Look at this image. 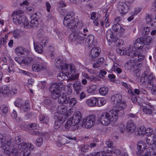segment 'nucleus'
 <instances>
[{
	"instance_id": "obj_43",
	"label": "nucleus",
	"mask_w": 156,
	"mask_h": 156,
	"mask_svg": "<svg viewBox=\"0 0 156 156\" xmlns=\"http://www.w3.org/2000/svg\"><path fill=\"white\" fill-rule=\"evenodd\" d=\"M72 123H73V122L71 119H69L66 122L65 125V127L66 130H68L70 129L72 126H73V124Z\"/></svg>"
},
{
	"instance_id": "obj_45",
	"label": "nucleus",
	"mask_w": 156,
	"mask_h": 156,
	"mask_svg": "<svg viewBox=\"0 0 156 156\" xmlns=\"http://www.w3.org/2000/svg\"><path fill=\"white\" fill-rule=\"evenodd\" d=\"M94 39V37L93 35L90 34L88 36L87 38V43H89V46H90L93 44Z\"/></svg>"
},
{
	"instance_id": "obj_29",
	"label": "nucleus",
	"mask_w": 156,
	"mask_h": 156,
	"mask_svg": "<svg viewBox=\"0 0 156 156\" xmlns=\"http://www.w3.org/2000/svg\"><path fill=\"white\" fill-rule=\"evenodd\" d=\"M98 100L96 98H92L86 101V103L90 107H94L96 106Z\"/></svg>"
},
{
	"instance_id": "obj_51",
	"label": "nucleus",
	"mask_w": 156,
	"mask_h": 156,
	"mask_svg": "<svg viewBox=\"0 0 156 156\" xmlns=\"http://www.w3.org/2000/svg\"><path fill=\"white\" fill-rule=\"evenodd\" d=\"M38 19H31L30 22V26L32 27H37L38 25Z\"/></svg>"
},
{
	"instance_id": "obj_19",
	"label": "nucleus",
	"mask_w": 156,
	"mask_h": 156,
	"mask_svg": "<svg viewBox=\"0 0 156 156\" xmlns=\"http://www.w3.org/2000/svg\"><path fill=\"white\" fill-rule=\"evenodd\" d=\"M118 9L121 14L127 13L129 10V8L127 4L124 2H120L118 3Z\"/></svg>"
},
{
	"instance_id": "obj_1",
	"label": "nucleus",
	"mask_w": 156,
	"mask_h": 156,
	"mask_svg": "<svg viewBox=\"0 0 156 156\" xmlns=\"http://www.w3.org/2000/svg\"><path fill=\"white\" fill-rule=\"evenodd\" d=\"M62 72L59 73L57 76L58 79L62 81L65 79L66 76H69L68 81H72L78 79L79 75L76 73V69L74 66H72L70 69L65 68L61 69Z\"/></svg>"
},
{
	"instance_id": "obj_36",
	"label": "nucleus",
	"mask_w": 156,
	"mask_h": 156,
	"mask_svg": "<svg viewBox=\"0 0 156 156\" xmlns=\"http://www.w3.org/2000/svg\"><path fill=\"white\" fill-rule=\"evenodd\" d=\"M155 140V135H154L152 137H147L146 140L147 144L149 146H151V147H152Z\"/></svg>"
},
{
	"instance_id": "obj_48",
	"label": "nucleus",
	"mask_w": 156,
	"mask_h": 156,
	"mask_svg": "<svg viewBox=\"0 0 156 156\" xmlns=\"http://www.w3.org/2000/svg\"><path fill=\"white\" fill-rule=\"evenodd\" d=\"M146 133V128L144 126H141L138 130V134L139 136H143Z\"/></svg>"
},
{
	"instance_id": "obj_58",
	"label": "nucleus",
	"mask_w": 156,
	"mask_h": 156,
	"mask_svg": "<svg viewBox=\"0 0 156 156\" xmlns=\"http://www.w3.org/2000/svg\"><path fill=\"white\" fill-rule=\"evenodd\" d=\"M1 109L4 114H6L8 112V107L5 105H2L1 107Z\"/></svg>"
},
{
	"instance_id": "obj_15",
	"label": "nucleus",
	"mask_w": 156,
	"mask_h": 156,
	"mask_svg": "<svg viewBox=\"0 0 156 156\" xmlns=\"http://www.w3.org/2000/svg\"><path fill=\"white\" fill-rule=\"evenodd\" d=\"M57 98L55 99H58V102L61 104H68V100H69V97H67L66 94L62 93L61 94H58L56 96Z\"/></svg>"
},
{
	"instance_id": "obj_37",
	"label": "nucleus",
	"mask_w": 156,
	"mask_h": 156,
	"mask_svg": "<svg viewBox=\"0 0 156 156\" xmlns=\"http://www.w3.org/2000/svg\"><path fill=\"white\" fill-rule=\"evenodd\" d=\"M150 103H148V106H146L144 107V108L143 109V111L146 114H151L152 113V111L153 110V108L150 105Z\"/></svg>"
},
{
	"instance_id": "obj_16",
	"label": "nucleus",
	"mask_w": 156,
	"mask_h": 156,
	"mask_svg": "<svg viewBox=\"0 0 156 156\" xmlns=\"http://www.w3.org/2000/svg\"><path fill=\"white\" fill-rule=\"evenodd\" d=\"M11 145L10 142L7 141L0 145V147L4 151V152L9 155L11 154V150L12 147Z\"/></svg>"
},
{
	"instance_id": "obj_28",
	"label": "nucleus",
	"mask_w": 156,
	"mask_h": 156,
	"mask_svg": "<svg viewBox=\"0 0 156 156\" xmlns=\"http://www.w3.org/2000/svg\"><path fill=\"white\" fill-rule=\"evenodd\" d=\"M73 87L76 93L78 94L79 92L82 89L83 87L81 86V83L78 81L74 82L73 84Z\"/></svg>"
},
{
	"instance_id": "obj_39",
	"label": "nucleus",
	"mask_w": 156,
	"mask_h": 156,
	"mask_svg": "<svg viewBox=\"0 0 156 156\" xmlns=\"http://www.w3.org/2000/svg\"><path fill=\"white\" fill-rule=\"evenodd\" d=\"M39 119L41 122L47 124L49 121V118L46 115H41L40 116Z\"/></svg>"
},
{
	"instance_id": "obj_49",
	"label": "nucleus",
	"mask_w": 156,
	"mask_h": 156,
	"mask_svg": "<svg viewBox=\"0 0 156 156\" xmlns=\"http://www.w3.org/2000/svg\"><path fill=\"white\" fill-rule=\"evenodd\" d=\"M48 39L46 37H45L41 40L40 44L41 45L43 46L44 48H45L48 44Z\"/></svg>"
},
{
	"instance_id": "obj_35",
	"label": "nucleus",
	"mask_w": 156,
	"mask_h": 156,
	"mask_svg": "<svg viewBox=\"0 0 156 156\" xmlns=\"http://www.w3.org/2000/svg\"><path fill=\"white\" fill-rule=\"evenodd\" d=\"M34 59L31 57H27L23 59V64L25 65L31 66L33 64Z\"/></svg>"
},
{
	"instance_id": "obj_10",
	"label": "nucleus",
	"mask_w": 156,
	"mask_h": 156,
	"mask_svg": "<svg viewBox=\"0 0 156 156\" xmlns=\"http://www.w3.org/2000/svg\"><path fill=\"white\" fill-rule=\"evenodd\" d=\"M88 33V30L87 28H83L82 32L81 31L78 32V43L80 44L83 43Z\"/></svg>"
},
{
	"instance_id": "obj_9",
	"label": "nucleus",
	"mask_w": 156,
	"mask_h": 156,
	"mask_svg": "<svg viewBox=\"0 0 156 156\" xmlns=\"http://www.w3.org/2000/svg\"><path fill=\"white\" fill-rule=\"evenodd\" d=\"M96 117L94 115H90L83 119L84 124L86 128H89L93 126L95 123Z\"/></svg>"
},
{
	"instance_id": "obj_56",
	"label": "nucleus",
	"mask_w": 156,
	"mask_h": 156,
	"mask_svg": "<svg viewBox=\"0 0 156 156\" xmlns=\"http://www.w3.org/2000/svg\"><path fill=\"white\" fill-rule=\"evenodd\" d=\"M97 87L96 86L93 85L91 86L88 88L87 90V91L89 93H92L96 89Z\"/></svg>"
},
{
	"instance_id": "obj_17",
	"label": "nucleus",
	"mask_w": 156,
	"mask_h": 156,
	"mask_svg": "<svg viewBox=\"0 0 156 156\" xmlns=\"http://www.w3.org/2000/svg\"><path fill=\"white\" fill-rule=\"evenodd\" d=\"M142 41L141 37H140L136 40L134 44V49L137 51V52H139L140 53H141L143 46H144Z\"/></svg>"
},
{
	"instance_id": "obj_61",
	"label": "nucleus",
	"mask_w": 156,
	"mask_h": 156,
	"mask_svg": "<svg viewBox=\"0 0 156 156\" xmlns=\"http://www.w3.org/2000/svg\"><path fill=\"white\" fill-rule=\"evenodd\" d=\"M17 72L18 73H19L27 75L28 76H30V73L26 71H25L20 69H18L17 70Z\"/></svg>"
},
{
	"instance_id": "obj_64",
	"label": "nucleus",
	"mask_w": 156,
	"mask_h": 156,
	"mask_svg": "<svg viewBox=\"0 0 156 156\" xmlns=\"http://www.w3.org/2000/svg\"><path fill=\"white\" fill-rule=\"evenodd\" d=\"M113 142L110 140H108L106 142L105 144L108 147H109V149H110V148L112 147V145L113 144Z\"/></svg>"
},
{
	"instance_id": "obj_40",
	"label": "nucleus",
	"mask_w": 156,
	"mask_h": 156,
	"mask_svg": "<svg viewBox=\"0 0 156 156\" xmlns=\"http://www.w3.org/2000/svg\"><path fill=\"white\" fill-rule=\"evenodd\" d=\"M69 38L70 40L71 41H76L78 43L77 32L71 33L69 35Z\"/></svg>"
},
{
	"instance_id": "obj_44",
	"label": "nucleus",
	"mask_w": 156,
	"mask_h": 156,
	"mask_svg": "<svg viewBox=\"0 0 156 156\" xmlns=\"http://www.w3.org/2000/svg\"><path fill=\"white\" fill-rule=\"evenodd\" d=\"M68 101V103H69V107H71L74 106L77 102V100L75 98L70 99L69 98V100Z\"/></svg>"
},
{
	"instance_id": "obj_30",
	"label": "nucleus",
	"mask_w": 156,
	"mask_h": 156,
	"mask_svg": "<svg viewBox=\"0 0 156 156\" xmlns=\"http://www.w3.org/2000/svg\"><path fill=\"white\" fill-rule=\"evenodd\" d=\"M112 29L115 32H118L120 34L123 33L124 29L122 27L119 23H117L114 25L112 27Z\"/></svg>"
},
{
	"instance_id": "obj_6",
	"label": "nucleus",
	"mask_w": 156,
	"mask_h": 156,
	"mask_svg": "<svg viewBox=\"0 0 156 156\" xmlns=\"http://www.w3.org/2000/svg\"><path fill=\"white\" fill-rule=\"evenodd\" d=\"M83 119H82V114L79 112H75L71 119L73 126H75L76 129L83 126L84 125Z\"/></svg>"
},
{
	"instance_id": "obj_53",
	"label": "nucleus",
	"mask_w": 156,
	"mask_h": 156,
	"mask_svg": "<svg viewBox=\"0 0 156 156\" xmlns=\"http://www.w3.org/2000/svg\"><path fill=\"white\" fill-rule=\"evenodd\" d=\"M15 106L21 108L23 105V101L21 99L18 98L14 102Z\"/></svg>"
},
{
	"instance_id": "obj_47",
	"label": "nucleus",
	"mask_w": 156,
	"mask_h": 156,
	"mask_svg": "<svg viewBox=\"0 0 156 156\" xmlns=\"http://www.w3.org/2000/svg\"><path fill=\"white\" fill-rule=\"evenodd\" d=\"M99 91L101 94L105 95L108 92V89L107 87H101L99 89Z\"/></svg>"
},
{
	"instance_id": "obj_50",
	"label": "nucleus",
	"mask_w": 156,
	"mask_h": 156,
	"mask_svg": "<svg viewBox=\"0 0 156 156\" xmlns=\"http://www.w3.org/2000/svg\"><path fill=\"white\" fill-rule=\"evenodd\" d=\"M97 105L99 107L101 106L104 105L106 102L105 98H100L99 100H98Z\"/></svg>"
},
{
	"instance_id": "obj_3",
	"label": "nucleus",
	"mask_w": 156,
	"mask_h": 156,
	"mask_svg": "<svg viewBox=\"0 0 156 156\" xmlns=\"http://www.w3.org/2000/svg\"><path fill=\"white\" fill-rule=\"evenodd\" d=\"M13 22L16 24L21 23L23 24L24 27H27L29 23L26 19V17L23 16V12L21 10L15 11L12 13Z\"/></svg>"
},
{
	"instance_id": "obj_27",
	"label": "nucleus",
	"mask_w": 156,
	"mask_h": 156,
	"mask_svg": "<svg viewBox=\"0 0 156 156\" xmlns=\"http://www.w3.org/2000/svg\"><path fill=\"white\" fill-rule=\"evenodd\" d=\"M107 152L108 153L114 154L116 155H118L121 153V151L117 149L116 147L115 146H112L110 149L107 150Z\"/></svg>"
},
{
	"instance_id": "obj_63",
	"label": "nucleus",
	"mask_w": 156,
	"mask_h": 156,
	"mask_svg": "<svg viewBox=\"0 0 156 156\" xmlns=\"http://www.w3.org/2000/svg\"><path fill=\"white\" fill-rule=\"evenodd\" d=\"M89 80L90 81H93L94 82H96L100 81V79H99L98 78L95 77L93 75H91L90 76Z\"/></svg>"
},
{
	"instance_id": "obj_22",
	"label": "nucleus",
	"mask_w": 156,
	"mask_h": 156,
	"mask_svg": "<svg viewBox=\"0 0 156 156\" xmlns=\"http://www.w3.org/2000/svg\"><path fill=\"white\" fill-rule=\"evenodd\" d=\"M154 76L152 73H147V72H146L142 74L140 79V82L142 84L144 85L147 83L148 81L149 77L150 76Z\"/></svg>"
},
{
	"instance_id": "obj_31",
	"label": "nucleus",
	"mask_w": 156,
	"mask_h": 156,
	"mask_svg": "<svg viewBox=\"0 0 156 156\" xmlns=\"http://www.w3.org/2000/svg\"><path fill=\"white\" fill-rule=\"evenodd\" d=\"M67 107L66 106L61 105L59 106L57 109V112L60 115H65L67 111Z\"/></svg>"
},
{
	"instance_id": "obj_13",
	"label": "nucleus",
	"mask_w": 156,
	"mask_h": 156,
	"mask_svg": "<svg viewBox=\"0 0 156 156\" xmlns=\"http://www.w3.org/2000/svg\"><path fill=\"white\" fill-rule=\"evenodd\" d=\"M44 66L43 61L40 58H38L32 67L33 70L35 72H38L44 69Z\"/></svg>"
},
{
	"instance_id": "obj_60",
	"label": "nucleus",
	"mask_w": 156,
	"mask_h": 156,
	"mask_svg": "<svg viewBox=\"0 0 156 156\" xmlns=\"http://www.w3.org/2000/svg\"><path fill=\"white\" fill-rule=\"evenodd\" d=\"M43 142V139L41 138H37L36 140V146L39 147L42 144Z\"/></svg>"
},
{
	"instance_id": "obj_7",
	"label": "nucleus",
	"mask_w": 156,
	"mask_h": 156,
	"mask_svg": "<svg viewBox=\"0 0 156 156\" xmlns=\"http://www.w3.org/2000/svg\"><path fill=\"white\" fill-rule=\"evenodd\" d=\"M115 109L114 110L116 113V115L118 116L123 117L124 115V109L126 108V105L124 101H121L115 105Z\"/></svg>"
},
{
	"instance_id": "obj_55",
	"label": "nucleus",
	"mask_w": 156,
	"mask_h": 156,
	"mask_svg": "<svg viewBox=\"0 0 156 156\" xmlns=\"http://www.w3.org/2000/svg\"><path fill=\"white\" fill-rule=\"evenodd\" d=\"M44 32L43 30L42 29H40L38 31L37 34V37L39 39H41L44 37Z\"/></svg>"
},
{
	"instance_id": "obj_21",
	"label": "nucleus",
	"mask_w": 156,
	"mask_h": 156,
	"mask_svg": "<svg viewBox=\"0 0 156 156\" xmlns=\"http://www.w3.org/2000/svg\"><path fill=\"white\" fill-rule=\"evenodd\" d=\"M67 138L69 139V140H76V137H74L72 138L70 136L67 137L66 136H64L63 137H58V142L57 143L58 144L57 145L59 146H60L62 145H64L66 143H68L69 142L67 140Z\"/></svg>"
},
{
	"instance_id": "obj_12",
	"label": "nucleus",
	"mask_w": 156,
	"mask_h": 156,
	"mask_svg": "<svg viewBox=\"0 0 156 156\" xmlns=\"http://www.w3.org/2000/svg\"><path fill=\"white\" fill-rule=\"evenodd\" d=\"M100 49L99 48L97 47L93 48L91 50L90 54V61H95L98 58V57L100 55Z\"/></svg>"
},
{
	"instance_id": "obj_54",
	"label": "nucleus",
	"mask_w": 156,
	"mask_h": 156,
	"mask_svg": "<svg viewBox=\"0 0 156 156\" xmlns=\"http://www.w3.org/2000/svg\"><path fill=\"white\" fill-rule=\"evenodd\" d=\"M21 109L24 111H27L30 109V106L29 103L28 102H26L24 105L22 106Z\"/></svg>"
},
{
	"instance_id": "obj_62",
	"label": "nucleus",
	"mask_w": 156,
	"mask_h": 156,
	"mask_svg": "<svg viewBox=\"0 0 156 156\" xmlns=\"http://www.w3.org/2000/svg\"><path fill=\"white\" fill-rule=\"evenodd\" d=\"M77 28L79 29H81L83 28H84V26L83 23L82 21H80L78 23H77V25L76 26ZM85 28H87L86 27Z\"/></svg>"
},
{
	"instance_id": "obj_59",
	"label": "nucleus",
	"mask_w": 156,
	"mask_h": 156,
	"mask_svg": "<svg viewBox=\"0 0 156 156\" xmlns=\"http://www.w3.org/2000/svg\"><path fill=\"white\" fill-rule=\"evenodd\" d=\"M100 22L101 23V25L103 27V26L104 25V23L103 21L102 20H98L97 19L94 20L93 21V23L94 24V25L96 26H98L99 24V22Z\"/></svg>"
},
{
	"instance_id": "obj_38",
	"label": "nucleus",
	"mask_w": 156,
	"mask_h": 156,
	"mask_svg": "<svg viewBox=\"0 0 156 156\" xmlns=\"http://www.w3.org/2000/svg\"><path fill=\"white\" fill-rule=\"evenodd\" d=\"M25 49L23 47L20 46L17 47L15 50L16 53L18 56L24 55Z\"/></svg>"
},
{
	"instance_id": "obj_32",
	"label": "nucleus",
	"mask_w": 156,
	"mask_h": 156,
	"mask_svg": "<svg viewBox=\"0 0 156 156\" xmlns=\"http://www.w3.org/2000/svg\"><path fill=\"white\" fill-rule=\"evenodd\" d=\"M34 47L35 50L38 53H41L42 52L44 49L43 46L40 43H34Z\"/></svg>"
},
{
	"instance_id": "obj_57",
	"label": "nucleus",
	"mask_w": 156,
	"mask_h": 156,
	"mask_svg": "<svg viewBox=\"0 0 156 156\" xmlns=\"http://www.w3.org/2000/svg\"><path fill=\"white\" fill-rule=\"evenodd\" d=\"M146 133H145L147 136L150 137V136L152 135L153 133V131L152 129L150 128H147V129H146Z\"/></svg>"
},
{
	"instance_id": "obj_4",
	"label": "nucleus",
	"mask_w": 156,
	"mask_h": 156,
	"mask_svg": "<svg viewBox=\"0 0 156 156\" xmlns=\"http://www.w3.org/2000/svg\"><path fill=\"white\" fill-rule=\"evenodd\" d=\"M128 51L127 53V55L131 57H132L133 61H138L140 62L137 64L139 66L141 65V62L145 58L144 55L140 53L139 52H137V51L135 50L133 47L131 46L129 48Z\"/></svg>"
},
{
	"instance_id": "obj_25",
	"label": "nucleus",
	"mask_w": 156,
	"mask_h": 156,
	"mask_svg": "<svg viewBox=\"0 0 156 156\" xmlns=\"http://www.w3.org/2000/svg\"><path fill=\"white\" fill-rule=\"evenodd\" d=\"M74 16L75 14L73 12L68 13L64 17L63 22H66V23L67 22H69L70 20L72 21L75 20Z\"/></svg>"
},
{
	"instance_id": "obj_41",
	"label": "nucleus",
	"mask_w": 156,
	"mask_h": 156,
	"mask_svg": "<svg viewBox=\"0 0 156 156\" xmlns=\"http://www.w3.org/2000/svg\"><path fill=\"white\" fill-rule=\"evenodd\" d=\"M18 147L20 151H22L24 150H28V144L25 143H21L18 145Z\"/></svg>"
},
{
	"instance_id": "obj_34",
	"label": "nucleus",
	"mask_w": 156,
	"mask_h": 156,
	"mask_svg": "<svg viewBox=\"0 0 156 156\" xmlns=\"http://www.w3.org/2000/svg\"><path fill=\"white\" fill-rule=\"evenodd\" d=\"M63 23L64 25L70 29H72L74 28L76 26V24L75 20H70L69 22H67L66 23V22H63Z\"/></svg>"
},
{
	"instance_id": "obj_8",
	"label": "nucleus",
	"mask_w": 156,
	"mask_h": 156,
	"mask_svg": "<svg viewBox=\"0 0 156 156\" xmlns=\"http://www.w3.org/2000/svg\"><path fill=\"white\" fill-rule=\"evenodd\" d=\"M68 117L65 115H59L57 116L55 120L54 127L55 129H61V127L63 126L64 122Z\"/></svg>"
},
{
	"instance_id": "obj_42",
	"label": "nucleus",
	"mask_w": 156,
	"mask_h": 156,
	"mask_svg": "<svg viewBox=\"0 0 156 156\" xmlns=\"http://www.w3.org/2000/svg\"><path fill=\"white\" fill-rule=\"evenodd\" d=\"M1 89L2 93L4 94H12V93L11 92L10 88L8 86H4L2 87Z\"/></svg>"
},
{
	"instance_id": "obj_26",
	"label": "nucleus",
	"mask_w": 156,
	"mask_h": 156,
	"mask_svg": "<svg viewBox=\"0 0 156 156\" xmlns=\"http://www.w3.org/2000/svg\"><path fill=\"white\" fill-rule=\"evenodd\" d=\"M154 76H150L149 77L148 81L147 82L146 85V88L149 90H151L154 87L153 82L154 80Z\"/></svg>"
},
{
	"instance_id": "obj_20",
	"label": "nucleus",
	"mask_w": 156,
	"mask_h": 156,
	"mask_svg": "<svg viewBox=\"0 0 156 156\" xmlns=\"http://www.w3.org/2000/svg\"><path fill=\"white\" fill-rule=\"evenodd\" d=\"M139 62L138 61H135L131 60L128 61L125 65L126 69L129 70L130 72H133L135 70V63Z\"/></svg>"
},
{
	"instance_id": "obj_14",
	"label": "nucleus",
	"mask_w": 156,
	"mask_h": 156,
	"mask_svg": "<svg viewBox=\"0 0 156 156\" xmlns=\"http://www.w3.org/2000/svg\"><path fill=\"white\" fill-rule=\"evenodd\" d=\"M106 37L107 41L110 42L116 41V43H119L120 40L118 39L117 37L115 35L111 30H108L106 32Z\"/></svg>"
},
{
	"instance_id": "obj_11",
	"label": "nucleus",
	"mask_w": 156,
	"mask_h": 156,
	"mask_svg": "<svg viewBox=\"0 0 156 156\" xmlns=\"http://www.w3.org/2000/svg\"><path fill=\"white\" fill-rule=\"evenodd\" d=\"M55 66L57 69H61L65 68L70 69L73 66L66 64L64 61L59 58H57L55 61Z\"/></svg>"
},
{
	"instance_id": "obj_2",
	"label": "nucleus",
	"mask_w": 156,
	"mask_h": 156,
	"mask_svg": "<svg viewBox=\"0 0 156 156\" xmlns=\"http://www.w3.org/2000/svg\"><path fill=\"white\" fill-rule=\"evenodd\" d=\"M118 118L114 110H111L102 113L100 117V122L102 125L107 126L111 122H115Z\"/></svg>"
},
{
	"instance_id": "obj_5",
	"label": "nucleus",
	"mask_w": 156,
	"mask_h": 156,
	"mask_svg": "<svg viewBox=\"0 0 156 156\" xmlns=\"http://www.w3.org/2000/svg\"><path fill=\"white\" fill-rule=\"evenodd\" d=\"M65 87V85L62 82L52 84L49 88V90L52 94V98L55 99L57 98L56 96L60 94L61 91L64 90Z\"/></svg>"
},
{
	"instance_id": "obj_46",
	"label": "nucleus",
	"mask_w": 156,
	"mask_h": 156,
	"mask_svg": "<svg viewBox=\"0 0 156 156\" xmlns=\"http://www.w3.org/2000/svg\"><path fill=\"white\" fill-rule=\"evenodd\" d=\"M153 150L151 148H148L147 150V152H145L144 154L140 155L141 156H153Z\"/></svg>"
},
{
	"instance_id": "obj_18",
	"label": "nucleus",
	"mask_w": 156,
	"mask_h": 156,
	"mask_svg": "<svg viewBox=\"0 0 156 156\" xmlns=\"http://www.w3.org/2000/svg\"><path fill=\"white\" fill-rule=\"evenodd\" d=\"M137 148L139 151L136 153V154L139 156L143 153L146 148V144L142 140L138 141L137 143Z\"/></svg>"
},
{
	"instance_id": "obj_52",
	"label": "nucleus",
	"mask_w": 156,
	"mask_h": 156,
	"mask_svg": "<svg viewBox=\"0 0 156 156\" xmlns=\"http://www.w3.org/2000/svg\"><path fill=\"white\" fill-rule=\"evenodd\" d=\"M20 156H29L30 154V150H24L19 152Z\"/></svg>"
},
{
	"instance_id": "obj_24",
	"label": "nucleus",
	"mask_w": 156,
	"mask_h": 156,
	"mask_svg": "<svg viewBox=\"0 0 156 156\" xmlns=\"http://www.w3.org/2000/svg\"><path fill=\"white\" fill-rule=\"evenodd\" d=\"M126 128V130L128 132L132 133L136 129V126L133 122L131 120H129L128 122Z\"/></svg>"
},
{
	"instance_id": "obj_33",
	"label": "nucleus",
	"mask_w": 156,
	"mask_h": 156,
	"mask_svg": "<svg viewBox=\"0 0 156 156\" xmlns=\"http://www.w3.org/2000/svg\"><path fill=\"white\" fill-rule=\"evenodd\" d=\"M142 41L144 45H149L152 42V38L150 36H146L145 37H141Z\"/></svg>"
},
{
	"instance_id": "obj_23",
	"label": "nucleus",
	"mask_w": 156,
	"mask_h": 156,
	"mask_svg": "<svg viewBox=\"0 0 156 156\" xmlns=\"http://www.w3.org/2000/svg\"><path fill=\"white\" fill-rule=\"evenodd\" d=\"M122 96L120 94H115L113 95L111 98L112 104L115 106L119 102L122 101Z\"/></svg>"
}]
</instances>
